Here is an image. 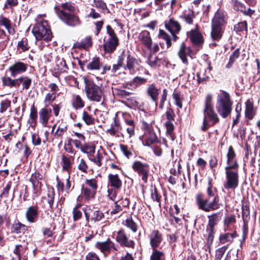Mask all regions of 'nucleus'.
<instances>
[{
  "instance_id": "f257e3e1",
  "label": "nucleus",
  "mask_w": 260,
  "mask_h": 260,
  "mask_svg": "<svg viewBox=\"0 0 260 260\" xmlns=\"http://www.w3.org/2000/svg\"><path fill=\"white\" fill-rule=\"evenodd\" d=\"M56 13L59 19L69 26H79L82 21L79 17L74 13L75 7L70 3L61 4L55 8Z\"/></svg>"
},
{
  "instance_id": "f03ea898",
  "label": "nucleus",
  "mask_w": 260,
  "mask_h": 260,
  "mask_svg": "<svg viewBox=\"0 0 260 260\" xmlns=\"http://www.w3.org/2000/svg\"><path fill=\"white\" fill-rule=\"evenodd\" d=\"M204 118L201 129L203 132L206 131L211 126L208 121V118L211 122V125H214L219 121V118L214 110L213 104V95L208 93L206 95L203 108Z\"/></svg>"
},
{
  "instance_id": "7ed1b4c3",
  "label": "nucleus",
  "mask_w": 260,
  "mask_h": 260,
  "mask_svg": "<svg viewBox=\"0 0 260 260\" xmlns=\"http://www.w3.org/2000/svg\"><path fill=\"white\" fill-rule=\"evenodd\" d=\"M233 102L230 94L226 91L220 90L217 95L216 109L223 118L228 117L232 111Z\"/></svg>"
},
{
  "instance_id": "20e7f679",
  "label": "nucleus",
  "mask_w": 260,
  "mask_h": 260,
  "mask_svg": "<svg viewBox=\"0 0 260 260\" xmlns=\"http://www.w3.org/2000/svg\"><path fill=\"white\" fill-rule=\"evenodd\" d=\"M196 203L199 209L206 212L217 210L222 206L218 195L204 199L203 194L201 193L196 195Z\"/></svg>"
},
{
  "instance_id": "39448f33",
  "label": "nucleus",
  "mask_w": 260,
  "mask_h": 260,
  "mask_svg": "<svg viewBox=\"0 0 260 260\" xmlns=\"http://www.w3.org/2000/svg\"><path fill=\"white\" fill-rule=\"evenodd\" d=\"M225 23V13L218 10L212 20L211 36L214 41L219 40L222 36V27Z\"/></svg>"
},
{
  "instance_id": "423d86ee",
  "label": "nucleus",
  "mask_w": 260,
  "mask_h": 260,
  "mask_svg": "<svg viewBox=\"0 0 260 260\" xmlns=\"http://www.w3.org/2000/svg\"><path fill=\"white\" fill-rule=\"evenodd\" d=\"M223 213L222 212H214L207 216L208 222L206 228V234L204 235L207 244L209 245L212 244L215 234V226L221 220Z\"/></svg>"
},
{
  "instance_id": "0eeeda50",
  "label": "nucleus",
  "mask_w": 260,
  "mask_h": 260,
  "mask_svg": "<svg viewBox=\"0 0 260 260\" xmlns=\"http://www.w3.org/2000/svg\"><path fill=\"white\" fill-rule=\"evenodd\" d=\"M32 32L37 41H49L52 38V33L48 27L46 21L38 23L34 25Z\"/></svg>"
},
{
  "instance_id": "6e6552de",
  "label": "nucleus",
  "mask_w": 260,
  "mask_h": 260,
  "mask_svg": "<svg viewBox=\"0 0 260 260\" xmlns=\"http://www.w3.org/2000/svg\"><path fill=\"white\" fill-rule=\"evenodd\" d=\"M84 82L85 90L87 98L91 101L100 102L103 95L101 88L93 82L87 79H85Z\"/></svg>"
},
{
  "instance_id": "1a4fd4ad",
  "label": "nucleus",
  "mask_w": 260,
  "mask_h": 260,
  "mask_svg": "<svg viewBox=\"0 0 260 260\" xmlns=\"http://www.w3.org/2000/svg\"><path fill=\"white\" fill-rule=\"evenodd\" d=\"M106 28L108 38L104 39L103 47L106 53H111L115 50L119 44L118 38L110 25H108Z\"/></svg>"
},
{
  "instance_id": "9d476101",
  "label": "nucleus",
  "mask_w": 260,
  "mask_h": 260,
  "mask_svg": "<svg viewBox=\"0 0 260 260\" xmlns=\"http://www.w3.org/2000/svg\"><path fill=\"white\" fill-rule=\"evenodd\" d=\"M225 181L223 184L226 189L235 190L239 184L238 170H225Z\"/></svg>"
},
{
  "instance_id": "9b49d317",
  "label": "nucleus",
  "mask_w": 260,
  "mask_h": 260,
  "mask_svg": "<svg viewBox=\"0 0 260 260\" xmlns=\"http://www.w3.org/2000/svg\"><path fill=\"white\" fill-rule=\"evenodd\" d=\"M126 57L125 63L123 62V68L125 71H128L131 74H135L137 71L141 68H143L140 66L136 58L132 56L128 51L126 54L124 53L123 58Z\"/></svg>"
},
{
  "instance_id": "f8f14e48",
  "label": "nucleus",
  "mask_w": 260,
  "mask_h": 260,
  "mask_svg": "<svg viewBox=\"0 0 260 260\" xmlns=\"http://www.w3.org/2000/svg\"><path fill=\"white\" fill-rule=\"evenodd\" d=\"M142 127L144 129V134L143 137L145 139V145L149 146L152 144L157 141V137L151 124L146 122H143Z\"/></svg>"
},
{
  "instance_id": "ddd939ff",
  "label": "nucleus",
  "mask_w": 260,
  "mask_h": 260,
  "mask_svg": "<svg viewBox=\"0 0 260 260\" xmlns=\"http://www.w3.org/2000/svg\"><path fill=\"white\" fill-rule=\"evenodd\" d=\"M83 211L87 222H88L89 220L94 222H99L104 218V213L94 208L86 207L83 209Z\"/></svg>"
},
{
  "instance_id": "4468645a",
  "label": "nucleus",
  "mask_w": 260,
  "mask_h": 260,
  "mask_svg": "<svg viewBox=\"0 0 260 260\" xmlns=\"http://www.w3.org/2000/svg\"><path fill=\"white\" fill-rule=\"evenodd\" d=\"M27 68V64L20 60H17L9 67L7 71L10 73L11 77L15 78L17 76L24 73Z\"/></svg>"
},
{
  "instance_id": "2eb2a0df",
  "label": "nucleus",
  "mask_w": 260,
  "mask_h": 260,
  "mask_svg": "<svg viewBox=\"0 0 260 260\" xmlns=\"http://www.w3.org/2000/svg\"><path fill=\"white\" fill-rule=\"evenodd\" d=\"M148 238L152 250H158L163 241L162 234L158 230H154L148 235Z\"/></svg>"
},
{
  "instance_id": "dca6fc26",
  "label": "nucleus",
  "mask_w": 260,
  "mask_h": 260,
  "mask_svg": "<svg viewBox=\"0 0 260 260\" xmlns=\"http://www.w3.org/2000/svg\"><path fill=\"white\" fill-rule=\"evenodd\" d=\"M132 168L140 176H142V179L145 182L147 181L149 170L148 164L140 161H135L132 165Z\"/></svg>"
},
{
  "instance_id": "f3484780",
  "label": "nucleus",
  "mask_w": 260,
  "mask_h": 260,
  "mask_svg": "<svg viewBox=\"0 0 260 260\" xmlns=\"http://www.w3.org/2000/svg\"><path fill=\"white\" fill-rule=\"evenodd\" d=\"M116 241L122 246L134 248L135 243L133 240L129 239L127 235L122 229H120L117 233Z\"/></svg>"
},
{
  "instance_id": "a211bd4d",
  "label": "nucleus",
  "mask_w": 260,
  "mask_h": 260,
  "mask_svg": "<svg viewBox=\"0 0 260 260\" xmlns=\"http://www.w3.org/2000/svg\"><path fill=\"white\" fill-rule=\"evenodd\" d=\"M239 164L236 158V154L232 146H230L228 149L227 153V166L225 167V170H238Z\"/></svg>"
},
{
  "instance_id": "6ab92c4d",
  "label": "nucleus",
  "mask_w": 260,
  "mask_h": 260,
  "mask_svg": "<svg viewBox=\"0 0 260 260\" xmlns=\"http://www.w3.org/2000/svg\"><path fill=\"white\" fill-rule=\"evenodd\" d=\"M55 193L53 188L49 189L46 195L41 198V203L43 208L53 210V205L54 201Z\"/></svg>"
},
{
  "instance_id": "aec40b11",
  "label": "nucleus",
  "mask_w": 260,
  "mask_h": 260,
  "mask_svg": "<svg viewBox=\"0 0 260 260\" xmlns=\"http://www.w3.org/2000/svg\"><path fill=\"white\" fill-rule=\"evenodd\" d=\"M52 109L46 105L42 108L39 112V121L43 127L48 126V121L51 116Z\"/></svg>"
},
{
  "instance_id": "412c9836",
  "label": "nucleus",
  "mask_w": 260,
  "mask_h": 260,
  "mask_svg": "<svg viewBox=\"0 0 260 260\" xmlns=\"http://www.w3.org/2000/svg\"><path fill=\"white\" fill-rule=\"evenodd\" d=\"M192 50L190 47H187L184 42L181 44L179 50L178 52V55L179 58L181 59L184 64H188L187 57L192 58Z\"/></svg>"
},
{
  "instance_id": "4be33fe9",
  "label": "nucleus",
  "mask_w": 260,
  "mask_h": 260,
  "mask_svg": "<svg viewBox=\"0 0 260 260\" xmlns=\"http://www.w3.org/2000/svg\"><path fill=\"white\" fill-rule=\"evenodd\" d=\"M122 126L120 123L115 118L114 121L111 124V127L107 130V133L111 136H116L118 138H124L122 133Z\"/></svg>"
},
{
  "instance_id": "5701e85b",
  "label": "nucleus",
  "mask_w": 260,
  "mask_h": 260,
  "mask_svg": "<svg viewBox=\"0 0 260 260\" xmlns=\"http://www.w3.org/2000/svg\"><path fill=\"white\" fill-rule=\"evenodd\" d=\"M42 178V175L39 172H36L33 173L30 179V181L31 182L33 186V193L34 197L38 196V194L40 193V190L41 187V183L40 180Z\"/></svg>"
},
{
  "instance_id": "b1692460",
  "label": "nucleus",
  "mask_w": 260,
  "mask_h": 260,
  "mask_svg": "<svg viewBox=\"0 0 260 260\" xmlns=\"http://www.w3.org/2000/svg\"><path fill=\"white\" fill-rule=\"evenodd\" d=\"M95 246L103 253H110L113 249L117 250L114 243L109 239L104 242H96Z\"/></svg>"
},
{
  "instance_id": "393cba45",
  "label": "nucleus",
  "mask_w": 260,
  "mask_h": 260,
  "mask_svg": "<svg viewBox=\"0 0 260 260\" xmlns=\"http://www.w3.org/2000/svg\"><path fill=\"white\" fill-rule=\"evenodd\" d=\"M38 207L37 205L29 206L25 212L26 220L29 223H35L37 221L39 216Z\"/></svg>"
},
{
  "instance_id": "a878e982",
  "label": "nucleus",
  "mask_w": 260,
  "mask_h": 260,
  "mask_svg": "<svg viewBox=\"0 0 260 260\" xmlns=\"http://www.w3.org/2000/svg\"><path fill=\"white\" fill-rule=\"evenodd\" d=\"M138 40L148 49H150L152 40L150 32L147 30L142 31L138 36Z\"/></svg>"
},
{
  "instance_id": "bb28decb",
  "label": "nucleus",
  "mask_w": 260,
  "mask_h": 260,
  "mask_svg": "<svg viewBox=\"0 0 260 260\" xmlns=\"http://www.w3.org/2000/svg\"><path fill=\"white\" fill-rule=\"evenodd\" d=\"M165 26L171 33H179L181 29V24L173 18L166 20L165 22Z\"/></svg>"
},
{
  "instance_id": "cd10ccee",
  "label": "nucleus",
  "mask_w": 260,
  "mask_h": 260,
  "mask_svg": "<svg viewBox=\"0 0 260 260\" xmlns=\"http://www.w3.org/2000/svg\"><path fill=\"white\" fill-rule=\"evenodd\" d=\"M160 88H158L154 83L148 85L146 93L152 101L157 104Z\"/></svg>"
},
{
  "instance_id": "c85d7f7f",
  "label": "nucleus",
  "mask_w": 260,
  "mask_h": 260,
  "mask_svg": "<svg viewBox=\"0 0 260 260\" xmlns=\"http://www.w3.org/2000/svg\"><path fill=\"white\" fill-rule=\"evenodd\" d=\"M146 82L147 79L136 76L131 81L127 82L124 87L128 89H136L138 86L145 84Z\"/></svg>"
},
{
  "instance_id": "c756f323",
  "label": "nucleus",
  "mask_w": 260,
  "mask_h": 260,
  "mask_svg": "<svg viewBox=\"0 0 260 260\" xmlns=\"http://www.w3.org/2000/svg\"><path fill=\"white\" fill-rule=\"evenodd\" d=\"M191 42L195 45H200L203 43V40L200 32L197 29L191 30L187 33Z\"/></svg>"
},
{
  "instance_id": "7c9ffc66",
  "label": "nucleus",
  "mask_w": 260,
  "mask_h": 260,
  "mask_svg": "<svg viewBox=\"0 0 260 260\" xmlns=\"http://www.w3.org/2000/svg\"><path fill=\"white\" fill-rule=\"evenodd\" d=\"M67 125L65 124H60L57 127L56 131L53 133L54 140H57L60 143L62 142L63 136L67 131Z\"/></svg>"
},
{
  "instance_id": "2f4dec72",
  "label": "nucleus",
  "mask_w": 260,
  "mask_h": 260,
  "mask_svg": "<svg viewBox=\"0 0 260 260\" xmlns=\"http://www.w3.org/2000/svg\"><path fill=\"white\" fill-rule=\"evenodd\" d=\"M108 183L111 187L116 189L121 188L122 186V181L119 178L118 174H110L108 176Z\"/></svg>"
},
{
  "instance_id": "473e14b6",
  "label": "nucleus",
  "mask_w": 260,
  "mask_h": 260,
  "mask_svg": "<svg viewBox=\"0 0 260 260\" xmlns=\"http://www.w3.org/2000/svg\"><path fill=\"white\" fill-rule=\"evenodd\" d=\"M74 157L70 156L67 157L64 155H62L61 156V166L62 169L68 172L69 174L72 170V165L74 161Z\"/></svg>"
},
{
  "instance_id": "72a5a7b5",
  "label": "nucleus",
  "mask_w": 260,
  "mask_h": 260,
  "mask_svg": "<svg viewBox=\"0 0 260 260\" xmlns=\"http://www.w3.org/2000/svg\"><path fill=\"white\" fill-rule=\"evenodd\" d=\"M102 62L99 57H93L91 60L89 62L86 68L89 71H99L102 67Z\"/></svg>"
},
{
  "instance_id": "f704fd0d",
  "label": "nucleus",
  "mask_w": 260,
  "mask_h": 260,
  "mask_svg": "<svg viewBox=\"0 0 260 260\" xmlns=\"http://www.w3.org/2000/svg\"><path fill=\"white\" fill-rule=\"evenodd\" d=\"M27 230L28 226L18 220L15 221L11 226L12 233L17 234H24Z\"/></svg>"
},
{
  "instance_id": "c9c22d12",
  "label": "nucleus",
  "mask_w": 260,
  "mask_h": 260,
  "mask_svg": "<svg viewBox=\"0 0 260 260\" xmlns=\"http://www.w3.org/2000/svg\"><path fill=\"white\" fill-rule=\"evenodd\" d=\"M28 242L23 239V244L16 245L14 250V253L17 256V260H20L21 256L24 254L27 249Z\"/></svg>"
},
{
  "instance_id": "e433bc0d",
  "label": "nucleus",
  "mask_w": 260,
  "mask_h": 260,
  "mask_svg": "<svg viewBox=\"0 0 260 260\" xmlns=\"http://www.w3.org/2000/svg\"><path fill=\"white\" fill-rule=\"evenodd\" d=\"M18 87L22 83V89L28 90L32 83V79L28 76H21L17 78Z\"/></svg>"
},
{
  "instance_id": "4c0bfd02",
  "label": "nucleus",
  "mask_w": 260,
  "mask_h": 260,
  "mask_svg": "<svg viewBox=\"0 0 260 260\" xmlns=\"http://www.w3.org/2000/svg\"><path fill=\"white\" fill-rule=\"evenodd\" d=\"M3 85L9 88L18 87L17 78L12 79L11 77H6L2 78Z\"/></svg>"
},
{
  "instance_id": "58836bf2",
  "label": "nucleus",
  "mask_w": 260,
  "mask_h": 260,
  "mask_svg": "<svg viewBox=\"0 0 260 260\" xmlns=\"http://www.w3.org/2000/svg\"><path fill=\"white\" fill-rule=\"evenodd\" d=\"M96 192V190L85 187L84 185H82V193L85 200L89 201L93 199Z\"/></svg>"
},
{
  "instance_id": "ea45409f",
  "label": "nucleus",
  "mask_w": 260,
  "mask_h": 260,
  "mask_svg": "<svg viewBox=\"0 0 260 260\" xmlns=\"http://www.w3.org/2000/svg\"><path fill=\"white\" fill-rule=\"evenodd\" d=\"M255 115V111L253 109V104L247 102L246 103V108L245 110V115L246 118L251 120Z\"/></svg>"
},
{
  "instance_id": "a19ab883",
  "label": "nucleus",
  "mask_w": 260,
  "mask_h": 260,
  "mask_svg": "<svg viewBox=\"0 0 260 260\" xmlns=\"http://www.w3.org/2000/svg\"><path fill=\"white\" fill-rule=\"evenodd\" d=\"M72 105L75 109L83 108L84 106V102L79 95H74L72 100Z\"/></svg>"
},
{
  "instance_id": "79ce46f5",
  "label": "nucleus",
  "mask_w": 260,
  "mask_h": 260,
  "mask_svg": "<svg viewBox=\"0 0 260 260\" xmlns=\"http://www.w3.org/2000/svg\"><path fill=\"white\" fill-rule=\"evenodd\" d=\"M150 260H166V255L162 251L153 250L150 256Z\"/></svg>"
},
{
  "instance_id": "37998d69",
  "label": "nucleus",
  "mask_w": 260,
  "mask_h": 260,
  "mask_svg": "<svg viewBox=\"0 0 260 260\" xmlns=\"http://www.w3.org/2000/svg\"><path fill=\"white\" fill-rule=\"evenodd\" d=\"M209 73H207V71L205 69H201L197 75L198 83H203L208 81L209 79Z\"/></svg>"
},
{
  "instance_id": "c03bdc74",
  "label": "nucleus",
  "mask_w": 260,
  "mask_h": 260,
  "mask_svg": "<svg viewBox=\"0 0 260 260\" xmlns=\"http://www.w3.org/2000/svg\"><path fill=\"white\" fill-rule=\"evenodd\" d=\"M189 24L193 23V19L195 17L194 12L192 10L188 9V11H185L182 16L181 17Z\"/></svg>"
},
{
  "instance_id": "a18cd8bd",
  "label": "nucleus",
  "mask_w": 260,
  "mask_h": 260,
  "mask_svg": "<svg viewBox=\"0 0 260 260\" xmlns=\"http://www.w3.org/2000/svg\"><path fill=\"white\" fill-rule=\"evenodd\" d=\"M236 237V233H225L220 236L219 241L221 244H224L226 242H231Z\"/></svg>"
},
{
  "instance_id": "49530a36",
  "label": "nucleus",
  "mask_w": 260,
  "mask_h": 260,
  "mask_svg": "<svg viewBox=\"0 0 260 260\" xmlns=\"http://www.w3.org/2000/svg\"><path fill=\"white\" fill-rule=\"evenodd\" d=\"M147 63L152 67H156L160 66L161 60L157 56L150 53L148 57Z\"/></svg>"
},
{
  "instance_id": "de8ad7c7",
  "label": "nucleus",
  "mask_w": 260,
  "mask_h": 260,
  "mask_svg": "<svg viewBox=\"0 0 260 260\" xmlns=\"http://www.w3.org/2000/svg\"><path fill=\"white\" fill-rule=\"evenodd\" d=\"M82 119L88 125H93L95 123L94 118L87 112L85 111L82 113Z\"/></svg>"
},
{
  "instance_id": "09e8293b",
  "label": "nucleus",
  "mask_w": 260,
  "mask_h": 260,
  "mask_svg": "<svg viewBox=\"0 0 260 260\" xmlns=\"http://www.w3.org/2000/svg\"><path fill=\"white\" fill-rule=\"evenodd\" d=\"M124 225L131 229L134 233L136 232L137 231V225L133 220L132 217H129L126 219L124 222Z\"/></svg>"
},
{
  "instance_id": "8fccbe9b",
  "label": "nucleus",
  "mask_w": 260,
  "mask_h": 260,
  "mask_svg": "<svg viewBox=\"0 0 260 260\" xmlns=\"http://www.w3.org/2000/svg\"><path fill=\"white\" fill-rule=\"evenodd\" d=\"M158 37L159 38L166 41L168 48L171 46V39L169 35L164 30L159 29Z\"/></svg>"
},
{
  "instance_id": "3c124183",
  "label": "nucleus",
  "mask_w": 260,
  "mask_h": 260,
  "mask_svg": "<svg viewBox=\"0 0 260 260\" xmlns=\"http://www.w3.org/2000/svg\"><path fill=\"white\" fill-rule=\"evenodd\" d=\"M216 188L214 187L212 183V179H209L208 180V187L207 189V193L208 194V198H212L215 197L216 194Z\"/></svg>"
},
{
  "instance_id": "603ef678",
  "label": "nucleus",
  "mask_w": 260,
  "mask_h": 260,
  "mask_svg": "<svg viewBox=\"0 0 260 260\" xmlns=\"http://www.w3.org/2000/svg\"><path fill=\"white\" fill-rule=\"evenodd\" d=\"M17 48L18 49L21 50L23 52L29 50V46L28 44V40L26 38H23L21 41L18 42Z\"/></svg>"
},
{
  "instance_id": "864d4df0",
  "label": "nucleus",
  "mask_w": 260,
  "mask_h": 260,
  "mask_svg": "<svg viewBox=\"0 0 260 260\" xmlns=\"http://www.w3.org/2000/svg\"><path fill=\"white\" fill-rule=\"evenodd\" d=\"M172 96L174 100L175 101V105L179 108L181 109L182 108V96L180 92L175 90L174 91Z\"/></svg>"
},
{
  "instance_id": "5fc2aeb1",
  "label": "nucleus",
  "mask_w": 260,
  "mask_h": 260,
  "mask_svg": "<svg viewBox=\"0 0 260 260\" xmlns=\"http://www.w3.org/2000/svg\"><path fill=\"white\" fill-rule=\"evenodd\" d=\"M92 42L90 37H87L84 39L82 40L80 43L78 44V47L86 49L92 45Z\"/></svg>"
},
{
  "instance_id": "6e6d98bb",
  "label": "nucleus",
  "mask_w": 260,
  "mask_h": 260,
  "mask_svg": "<svg viewBox=\"0 0 260 260\" xmlns=\"http://www.w3.org/2000/svg\"><path fill=\"white\" fill-rule=\"evenodd\" d=\"M240 55V49L239 48L236 49L232 54L230 56L229 61L226 64V67L227 68H230L232 67L233 63L236 59H237Z\"/></svg>"
},
{
  "instance_id": "4d7b16f0",
  "label": "nucleus",
  "mask_w": 260,
  "mask_h": 260,
  "mask_svg": "<svg viewBox=\"0 0 260 260\" xmlns=\"http://www.w3.org/2000/svg\"><path fill=\"white\" fill-rule=\"evenodd\" d=\"M242 218L244 223L248 221L250 218V211L249 206L243 205L242 207Z\"/></svg>"
},
{
  "instance_id": "13d9d810",
  "label": "nucleus",
  "mask_w": 260,
  "mask_h": 260,
  "mask_svg": "<svg viewBox=\"0 0 260 260\" xmlns=\"http://www.w3.org/2000/svg\"><path fill=\"white\" fill-rule=\"evenodd\" d=\"M0 25L5 26L10 34L12 33L13 29L12 28L11 22L8 18H1L0 19Z\"/></svg>"
},
{
  "instance_id": "bf43d9fd",
  "label": "nucleus",
  "mask_w": 260,
  "mask_h": 260,
  "mask_svg": "<svg viewBox=\"0 0 260 260\" xmlns=\"http://www.w3.org/2000/svg\"><path fill=\"white\" fill-rule=\"evenodd\" d=\"M124 51L122 52V54L121 56H119L118 57V60H117V64H113L112 69V73H115L120 67H123V62L124 61Z\"/></svg>"
},
{
  "instance_id": "052dcab7",
  "label": "nucleus",
  "mask_w": 260,
  "mask_h": 260,
  "mask_svg": "<svg viewBox=\"0 0 260 260\" xmlns=\"http://www.w3.org/2000/svg\"><path fill=\"white\" fill-rule=\"evenodd\" d=\"M11 101L6 99L2 100L0 104V113H3L11 107Z\"/></svg>"
},
{
  "instance_id": "680f3d73",
  "label": "nucleus",
  "mask_w": 260,
  "mask_h": 260,
  "mask_svg": "<svg viewBox=\"0 0 260 260\" xmlns=\"http://www.w3.org/2000/svg\"><path fill=\"white\" fill-rule=\"evenodd\" d=\"M234 30L237 32H242L243 31H247V24L246 21L240 22L235 25Z\"/></svg>"
},
{
  "instance_id": "e2e57ef3",
  "label": "nucleus",
  "mask_w": 260,
  "mask_h": 260,
  "mask_svg": "<svg viewBox=\"0 0 260 260\" xmlns=\"http://www.w3.org/2000/svg\"><path fill=\"white\" fill-rule=\"evenodd\" d=\"M57 95V94L55 93L49 92L47 93L44 100V103L45 104V106H48L52 103L56 99Z\"/></svg>"
},
{
  "instance_id": "0e129e2a",
  "label": "nucleus",
  "mask_w": 260,
  "mask_h": 260,
  "mask_svg": "<svg viewBox=\"0 0 260 260\" xmlns=\"http://www.w3.org/2000/svg\"><path fill=\"white\" fill-rule=\"evenodd\" d=\"M84 187L96 190L97 181L94 179L86 180L85 183L83 185Z\"/></svg>"
},
{
  "instance_id": "69168bd1",
  "label": "nucleus",
  "mask_w": 260,
  "mask_h": 260,
  "mask_svg": "<svg viewBox=\"0 0 260 260\" xmlns=\"http://www.w3.org/2000/svg\"><path fill=\"white\" fill-rule=\"evenodd\" d=\"M228 249L227 246H223L220 248H219L216 251L215 254V260H221L223 254Z\"/></svg>"
},
{
  "instance_id": "338daca9",
  "label": "nucleus",
  "mask_w": 260,
  "mask_h": 260,
  "mask_svg": "<svg viewBox=\"0 0 260 260\" xmlns=\"http://www.w3.org/2000/svg\"><path fill=\"white\" fill-rule=\"evenodd\" d=\"M56 66L58 67L57 70L60 73H63L67 71L68 69L67 65L64 60L62 59L61 60H58L56 63Z\"/></svg>"
},
{
  "instance_id": "774afa93",
  "label": "nucleus",
  "mask_w": 260,
  "mask_h": 260,
  "mask_svg": "<svg viewBox=\"0 0 260 260\" xmlns=\"http://www.w3.org/2000/svg\"><path fill=\"white\" fill-rule=\"evenodd\" d=\"M103 158L102 154L100 153L99 151L98 152L96 155L93 158H90L89 159L91 161L93 162L98 167H100L102 165V160Z\"/></svg>"
}]
</instances>
